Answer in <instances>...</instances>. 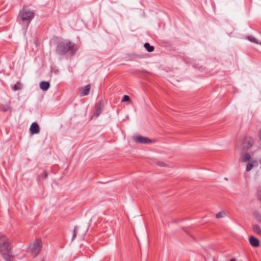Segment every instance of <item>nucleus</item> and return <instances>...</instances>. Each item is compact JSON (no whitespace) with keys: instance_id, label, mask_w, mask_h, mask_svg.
I'll list each match as a JSON object with an SVG mask.
<instances>
[{"instance_id":"nucleus-10","label":"nucleus","mask_w":261,"mask_h":261,"mask_svg":"<svg viewBox=\"0 0 261 261\" xmlns=\"http://www.w3.org/2000/svg\"><path fill=\"white\" fill-rule=\"evenodd\" d=\"M249 241L250 245L253 247H257L259 245V240L253 236L249 237Z\"/></svg>"},{"instance_id":"nucleus-9","label":"nucleus","mask_w":261,"mask_h":261,"mask_svg":"<svg viewBox=\"0 0 261 261\" xmlns=\"http://www.w3.org/2000/svg\"><path fill=\"white\" fill-rule=\"evenodd\" d=\"M102 109V106L101 103H97L95 106V112L93 114L92 118H97L100 114Z\"/></svg>"},{"instance_id":"nucleus-17","label":"nucleus","mask_w":261,"mask_h":261,"mask_svg":"<svg viewBox=\"0 0 261 261\" xmlns=\"http://www.w3.org/2000/svg\"><path fill=\"white\" fill-rule=\"evenodd\" d=\"M247 39L251 42L255 43L257 44H260L261 43H259L258 41L252 36H249L247 37Z\"/></svg>"},{"instance_id":"nucleus-14","label":"nucleus","mask_w":261,"mask_h":261,"mask_svg":"<svg viewBox=\"0 0 261 261\" xmlns=\"http://www.w3.org/2000/svg\"><path fill=\"white\" fill-rule=\"evenodd\" d=\"M253 216L256 221L261 223V214L259 212L254 211L253 212Z\"/></svg>"},{"instance_id":"nucleus-29","label":"nucleus","mask_w":261,"mask_h":261,"mask_svg":"<svg viewBox=\"0 0 261 261\" xmlns=\"http://www.w3.org/2000/svg\"><path fill=\"white\" fill-rule=\"evenodd\" d=\"M260 162H261V159H260Z\"/></svg>"},{"instance_id":"nucleus-16","label":"nucleus","mask_w":261,"mask_h":261,"mask_svg":"<svg viewBox=\"0 0 261 261\" xmlns=\"http://www.w3.org/2000/svg\"><path fill=\"white\" fill-rule=\"evenodd\" d=\"M145 49L149 52H152L154 50V47L150 45L148 43H145L144 45Z\"/></svg>"},{"instance_id":"nucleus-23","label":"nucleus","mask_w":261,"mask_h":261,"mask_svg":"<svg viewBox=\"0 0 261 261\" xmlns=\"http://www.w3.org/2000/svg\"><path fill=\"white\" fill-rule=\"evenodd\" d=\"M42 177L46 178L48 176V174L46 171H44L43 174L41 175Z\"/></svg>"},{"instance_id":"nucleus-18","label":"nucleus","mask_w":261,"mask_h":261,"mask_svg":"<svg viewBox=\"0 0 261 261\" xmlns=\"http://www.w3.org/2000/svg\"><path fill=\"white\" fill-rule=\"evenodd\" d=\"M225 215V213L224 212H220L216 215V217L217 218H221L224 217Z\"/></svg>"},{"instance_id":"nucleus-12","label":"nucleus","mask_w":261,"mask_h":261,"mask_svg":"<svg viewBox=\"0 0 261 261\" xmlns=\"http://www.w3.org/2000/svg\"><path fill=\"white\" fill-rule=\"evenodd\" d=\"M250 159H251L250 154L248 152H246L242 154L241 160V161L243 162H247L248 161L249 162Z\"/></svg>"},{"instance_id":"nucleus-6","label":"nucleus","mask_w":261,"mask_h":261,"mask_svg":"<svg viewBox=\"0 0 261 261\" xmlns=\"http://www.w3.org/2000/svg\"><path fill=\"white\" fill-rule=\"evenodd\" d=\"M91 87L90 85H86L84 87H83L79 89V94L80 96H85L87 95L90 91Z\"/></svg>"},{"instance_id":"nucleus-15","label":"nucleus","mask_w":261,"mask_h":261,"mask_svg":"<svg viewBox=\"0 0 261 261\" xmlns=\"http://www.w3.org/2000/svg\"><path fill=\"white\" fill-rule=\"evenodd\" d=\"M252 230L257 234L261 236V229L259 225H258L257 224H255L253 225Z\"/></svg>"},{"instance_id":"nucleus-24","label":"nucleus","mask_w":261,"mask_h":261,"mask_svg":"<svg viewBox=\"0 0 261 261\" xmlns=\"http://www.w3.org/2000/svg\"><path fill=\"white\" fill-rule=\"evenodd\" d=\"M258 199L261 201V190L258 193Z\"/></svg>"},{"instance_id":"nucleus-4","label":"nucleus","mask_w":261,"mask_h":261,"mask_svg":"<svg viewBox=\"0 0 261 261\" xmlns=\"http://www.w3.org/2000/svg\"><path fill=\"white\" fill-rule=\"evenodd\" d=\"M42 248V242L40 240H36L29 246L28 252L33 257L36 256L40 252Z\"/></svg>"},{"instance_id":"nucleus-22","label":"nucleus","mask_w":261,"mask_h":261,"mask_svg":"<svg viewBox=\"0 0 261 261\" xmlns=\"http://www.w3.org/2000/svg\"><path fill=\"white\" fill-rule=\"evenodd\" d=\"M157 164L160 166L165 167L166 166V164L162 161L158 162Z\"/></svg>"},{"instance_id":"nucleus-7","label":"nucleus","mask_w":261,"mask_h":261,"mask_svg":"<svg viewBox=\"0 0 261 261\" xmlns=\"http://www.w3.org/2000/svg\"><path fill=\"white\" fill-rule=\"evenodd\" d=\"M30 130L32 135L38 134L40 132L39 125L36 122H33L30 126Z\"/></svg>"},{"instance_id":"nucleus-8","label":"nucleus","mask_w":261,"mask_h":261,"mask_svg":"<svg viewBox=\"0 0 261 261\" xmlns=\"http://www.w3.org/2000/svg\"><path fill=\"white\" fill-rule=\"evenodd\" d=\"M258 166V162L256 160L250 161L246 165V170L247 172H249L253 167Z\"/></svg>"},{"instance_id":"nucleus-28","label":"nucleus","mask_w":261,"mask_h":261,"mask_svg":"<svg viewBox=\"0 0 261 261\" xmlns=\"http://www.w3.org/2000/svg\"><path fill=\"white\" fill-rule=\"evenodd\" d=\"M225 179L226 180H228L227 178H225Z\"/></svg>"},{"instance_id":"nucleus-27","label":"nucleus","mask_w":261,"mask_h":261,"mask_svg":"<svg viewBox=\"0 0 261 261\" xmlns=\"http://www.w3.org/2000/svg\"><path fill=\"white\" fill-rule=\"evenodd\" d=\"M230 261H236L234 259H231Z\"/></svg>"},{"instance_id":"nucleus-5","label":"nucleus","mask_w":261,"mask_h":261,"mask_svg":"<svg viewBox=\"0 0 261 261\" xmlns=\"http://www.w3.org/2000/svg\"><path fill=\"white\" fill-rule=\"evenodd\" d=\"M134 140L138 143L148 144L151 142L149 138L143 136H134Z\"/></svg>"},{"instance_id":"nucleus-26","label":"nucleus","mask_w":261,"mask_h":261,"mask_svg":"<svg viewBox=\"0 0 261 261\" xmlns=\"http://www.w3.org/2000/svg\"><path fill=\"white\" fill-rule=\"evenodd\" d=\"M8 109H9V108H6V109H4V111H7V110H8Z\"/></svg>"},{"instance_id":"nucleus-1","label":"nucleus","mask_w":261,"mask_h":261,"mask_svg":"<svg viewBox=\"0 0 261 261\" xmlns=\"http://www.w3.org/2000/svg\"><path fill=\"white\" fill-rule=\"evenodd\" d=\"M0 253L6 261H12V255L9 239L5 235L0 234Z\"/></svg>"},{"instance_id":"nucleus-21","label":"nucleus","mask_w":261,"mask_h":261,"mask_svg":"<svg viewBox=\"0 0 261 261\" xmlns=\"http://www.w3.org/2000/svg\"><path fill=\"white\" fill-rule=\"evenodd\" d=\"M76 234H77V228L75 227L73 232L72 239H74L76 237Z\"/></svg>"},{"instance_id":"nucleus-3","label":"nucleus","mask_w":261,"mask_h":261,"mask_svg":"<svg viewBox=\"0 0 261 261\" xmlns=\"http://www.w3.org/2000/svg\"><path fill=\"white\" fill-rule=\"evenodd\" d=\"M69 51L73 53L75 50L73 44L68 40L61 42L56 49L57 53L59 55L65 54Z\"/></svg>"},{"instance_id":"nucleus-20","label":"nucleus","mask_w":261,"mask_h":261,"mask_svg":"<svg viewBox=\"0 0 261 261\" xmlns=\"http://www.w3.org/2000/svg\"><path fill=\"white\" fill-rule=\"evenodd\" d=\"M130 100L129 97L127 95H124L121 100V102L128 101Z\"/></svg>"},{"instance_id":"nucleus-11","label":"nucleus","mask_w":261,"mask_h":261,"mask_svg":"<svg viewBox=\"0 0 261 261\" xmlns=\"http://www.w3.org/2000/svg\"><path fill=\"white\" fill-rule=\"evenodd\" d=\"M40 88L43 91H46L50 87V84L48 82L42 81L40 83Z\"/></svg>"},{"instance_id":"nucleus-25","label":"nucleus","mask_w":261,"mask_h":261,"mask_svg":"<svg viewBox=\"0 0 261 261\" xmlns=\"http://www.w3.org/2000/svg\"><path fill=\"white\" fill-rule=\"evenodd\" d=\"M258 137H259V140L260 142H261V129H260V130L259 132Z\"/></svg>"},{"instance_id":"nucleus-2","label":"nucleus","mask_w":261,"mask_h":261,"mask_svg":"<svg viewBox=\"0 0 261 261\" xmlns=\"http://www.w3.org/2000/svg\"><path fill=\"white\" fill-rule=\"evenodd\" d=\"M34 16V13L27 8L24 7L20 11L17 19L27 24V27Z\"/></svg>"},{"instance_id":"nucleus-13","label":"nucleus","mask_w":261,"mask_h":261,"mask_svg":"<svg viewBox=\"0 0 261 261\" xmlns=\"http://www.w3.org/2000/svg\"><path fill=\"white\" fill-rule=\"evenodd\" d=\"M253 143V140L251 137L246 138L245 139V141H244V144L247 143V144L246 145V147L247 148H250L252 146Z\"/></svg>"},{"instance_id":"nucleus-19","label":"nucleus","mask_w":261,"mask_h":261,"mask_svg":"<svg viewBox=\"0 0 261 261\" xmlns=\"http://www.w3.org/2000/svg\"><path fill=\"white\" fill-rule=\"evenodd\" d=\"M20 88H21V84L19 83H17L14 85V86L13 87V90H17Z\"/></svg>"}]
</instances>
